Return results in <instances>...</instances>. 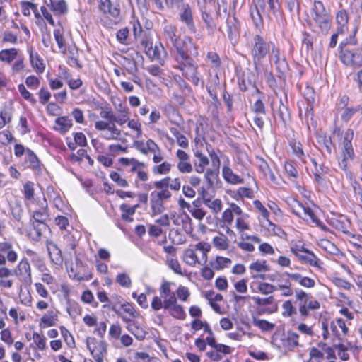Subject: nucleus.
I'll use <instances>...</instances> for the list:
<instances>
[{
  "label": "nucleus",
  "mask_w": 362,
  "mask_h": 362,
  "mask_svg": "<svg viewBox=\"0 0 362 362\" xmlns=\"http://www.w3.org/2000/svg\"><path fill=\"white\" fill-rule=\"evenodd\" d=\"M211 250V245L206 242H199L190 245L186 249L182 255V260L191 267L204 265L207 262L208 253Z\"/></svg>",
  "instance_id": "1"
},
{
  "label": "nucleus",
  "mask_w": 362,
  "mask_h": 362,
  "mask_svg": "<svg viewBox=\"0 0 362 362\" xmlns=\"http://www.w3.org/2000/svg\"><path fill=\"white\" fill-rule=\"evenodd\" d=\"M274 45L273 42L265 40L259 35H255L252 38L250 43V54L257 71L261 69L263 59L269 54Z\"/></svg>",
  "instance_id": "2"
},
{
  "label": "nucleus",
  "mask_w": 362,
  "mask_h": 362,
  "mask_svg": "<svg viewBox=\"0 0 362 362\" xmlns=\"http://www.w3.org/2000/svg\"><path fill=\"white\" fill-rule=\"evenodd\" d=\"M354 138V131L348 129L344 136L343 146L341 148V156L339 159V167L346 173V177L352 180V173L348 170V162L354 159V152L352 147L351 141Z\"/></svg>",
  "instance_id": "3"
},
{
  "label": "nucleus",
  "mask_w": 362,
  "mask_h": 362,
  "mask_svg": "<svg viewBox=\"0 0 362 362\" xmlns=\"http://www.w3.org/2000/svg\"><path fill=\"white\" fill-rule=\"evenodd\" d=\"M311 17L322 33L327 34L332 27V16L327 11L324 4L317 3L313 5L311 11Z\"/></svg>",
  "instance_id": "4"
},
{
  "label": "nucleus",
  "mask_w": 362,
  "mask_h": 362,
  "mask_svg": "<svg viewBox=\"0 0 362 362\" xmlns=\"http://www.w3.org/2000/svg\"><path fill=\"white\" fill-rule=\"evenodd\" d=\"M98 7L100 11L105 15H108L111 19L106 18L101 19L102 24L108 28H112L117 24L120 15L119 5L113 4L110 0H97Z\"/></svg>",
  "instance_id": "5"
},
{
  "label": "nucleus",
  "mask_w": 362,
  "mask_h": 362,
  "mask_svg": "<svg viewBox=\"0 0 362 362\" xmlns=\"http://www.w3.org/2000/svg\"><path fill=\"white\" fill-rule=\"evenodd\" d=\"M165 37L171 42L172 45L176 49L177 54L181 56L182 59H187V51H188V44H192L190 37H185L183 40L184 45H181V42L177 38L175 35V28L172 25H166L164 27Z\"/></svg>",
  "instance_id": "6"
},
{
  "label": "nucleus",
  "mask_w": 362,
  "mask_h": 362,
  "mask_svg": "<svg viewBox=\"0 0 362 362\" xmlns=\"http://www.w3.org/2000/svg\"><path fill=\"white\" fill-rule=\"evenodd\" d=\"M187 59H182L180 55H176V60L178 62L177 66L182 74L194 84L198 85L199 82V76L197 72V67L192 63V59L187 52Z\"/></svg>",
  "instance_id": "7"
},
{
  "label": "nucleus",
  "mask_w": 362,
  "mask_h": 362,
  "mask_svg": "<svg viewBox=\"0 0 362 362\" xmlns=\"http://www.w3.org/2000/svg\"><path fill=\"white\" fill-rule=\"evenodd\" d=\"M243 210L235 203L229 204V208L225 209L222 213L220 223L223 228H226V233L231 237L235 236V232L230 228L234 221V216H241Z\"/></svg>",
  "instance_id": "8"
},
{
  "label": "nucleus",
  "mask_w": 362,
  "mask_h": 362,
  "mask_svg": "<svg viewBox=\"0 0 362 362\" xmlns=\"http://www.w3.org/2000/svg\"><path fill=\"white\" fill-rule=\"evenodd\" d=\"M27 208L32 214L33 221L45 223L48 219V204L44 197L38 199L37 202L35 204L29 203Z\"/></svg>",
  "instance_id": "9"
},
{
  "label": "nucleus",
  "mask_w": 362,
  "mask_h": 362,
  "mask_svg": "<svg viewBox=\"0 0 362 362\" xmlns=\"http://www.w3.org/2000/svg\"><path fill=\"white\" fill-rule=\"evenodd\" d=\"M86 346L96 362H103L107 352V344L104 341H98L94 337H87Z\"/></svg>",
  "instance_id": "10"
},
{
  "label": "nucleus",
  "mask_w": 362,
  "mask_h": 362,
  "mask_svg": "<svg viewBox=\"0 0 362 362\" xmlns=\"http://www.w3.org/2000/svg\"><path fill=\"white\" fill-rule=\"evenodd\" d=\"M250 17L256 28H259L263 24V19L261 13L265 14L269 18L270 16L267 13V6L264 0H257L254 6L250 7Z\"/></svg>",
  "instance_id": "11"
},
{
  "label": "nucleus",
  "mask_w": 362,
  "mask_h": 362,
  "mask_svg": "<svg viewBox=\"0 0 362 362\" xmlns=\"http://www.w3.org/2000/svg\"><path fill=\"white\" fill-rule=\"evenodd\" d=\"M268 56L270 64H274L279 72L283 73L287 69L288 64L284 55L281 53L279 47L274 45Z\"/></svg>",
  "instance_id": "12"
},
{
  "label": "nucleus",
  "mask_w": 362,
  "mask_h": 362,
  "mask_svg": "<svg viewBox=\"0 0 362 362\" xmlns=\"http://www.w3.org/2000/svg\"><path fill=\"white\" fill-rule=\"evenodd\" d=\"M292 207L293 212L296 216L307 221L310 219L313 223L319 224L317 218L315 216L313 210L310 207L305 206V205H303L302 203L297 200L293 201V204Z\"/></svg>",
  "instance_id": "13"
},
{
  "label": "nucleus",
  "mask_w": 362,
  "mask_h": 362,
  "mask_svg": "<svg viewBox=\"0 0 362 362\" xmlns=\"http://www.w3.org/2000/svg\"><path fill=\"white\" fill-rule=\"evenodd\" d=\"M179 17L182 23H185L188 30L194 33L196 28L194 22L193 13L191 6L188 4H184L180 8Z\"/></svg>",
  "instance_id": "14"
},
{
  "label": "nucleus",
  "mask_w": 362,
  "mask_h": 362,
  "mask_svg": "<svg viewBox=\"0 0 362 362\" xmlns=\"http://www.w3.org/2000/svg\"><path fill=\"white\" fill-rule=\"evenodd\" d=\"M27 52L29 54V62L33 69L37 74H42L46 68L42 58L40 56L38 52L35 50L33 46H28L27 47Z\"/></svg>",
  "instance_id": "15"
},
{
  "label": "nucleus",
  "mask_w": 362,
  "mask_h": 362,
  "mask_svg": "<svg viewBox=\"0 0 362 362\" xmlns=\"http://www.w3.org/2000/svg\"><path fill=\"white\" fill-rule=\"evenodd\" d=\"M15 274L20 277L21 281L24 284L28 285L32 284L31 268L26 258H23L20 261L15 270Z\"/></svg>",
  "instance_id": "16"
},
{
  "label": "nucleus",
  "mask_w": 362,
  "mask_h": 362,
  "mask_svg": "<svg viewBox=\"0 0 362 362\" xmlns=\"http://www.w3.org/2000/svg\"><path fill=\"white\" fill-rule=\"evenodd\" d=\"M332 335L339 340H342L349 333V328L345 321L339 317L334 319L329 324Z\"/></svg>",
  "instance_id": "17"
},
{
  "label": "nucleus",
  "mask_w": 362,
  "mask_h": 362,
  "mask_svg": "<svg viewBox=\"0 0 362 362\" xmlns=\"http://www.w3.org/2000/svg\"><path fill=\"white\" fill-rule=\"evenodd\" d=\"M141 46L144 48L146 54L152 60L161 59V52H163L164 48L161 44H156L153 46V42L148 38L144 39L141 42Z\"/></svg>",
  "instance_id": "18"
},
{
  "label": "nucleus",
  "mask_w": 362,
  "mask_h": 362,
  "mask_svg": "<svg viewBox=\"0 0 362 362\" xmlns=\"http://www.w3.org/2000/svg\"><path fill=\"white\" fill-rule=\"evenodd\" d=\"M249 269L252 272V279L260 278L264 280L266 275L257 274V273L267 272L270 270V267L265 260H257L250 264Z\"/></svg>",
  "instance_id": "19"
},
{
  "label": "nucleus",
  "mask_w": 362,
  "mask_h": 362,
  "mask_svg": "<svg viewBox=\"0 0 362 362\" xmlns=\"http://www.w3.org/2000/svg\"><path fill=\"white\" fill-rule=\"evenodd\" d=\"M286 275H287L292 281L299 284L302 287L312 288L315 286V281L313 279L303 276L300 273L286 272Z\"/></svg>",
  "instance_id": "20"
},
{
  "label": "nucleus",
  "mask_w": 362,
  "mask_h": 362,
  "mask_svg": "<svg viewBox=\"0 0 362 362\" xmlns=\"http://www.w3.org/2000/svg\"><path fill=\"white\" fill-rule=\"evenodd\" d=\"M349 15L345 9H341L336 13V30L338 33H346L349 30Z\"/></svg>",
  "instance_id": "21"
},
{
  "label": "nucleus",
  "mask_w": 362,
  "mask_h": 362,
  "mask_svg": "<svg viewBox=\"0 0 362 362\" xmlns=\"http://www.w3.org/2000/svg\"><path fill=\"white\" fill-rule=\"evenodd\" d=\"M226 24L228 37L232 43H235L239 36L240 23L235 17H228Z\"/></svg>",
  "instance_id": "22"
},
{
  "label": "nucleus",
  "mask_w": 362,
  "mask_h": 362,
  "mask_svg": "<svg viewBox=\"0 0 362 362\" xmlns=\"http://www.w3.org/2000/svg\"><path fill=\"white\" fill-rule=\"evenodd\" d=\"M47 249L52 262L57 266L63 264V256L57 245L52 241H47Z\"/></svg>",
  "instance_id": "23"
},
{
  "label": "nucleus",
  "mask_w": 362,
  "mask_h": 362,
  "mask_svg": "<svg viewBox=\"0 0 362 362\" xmlns=\"http://www.w3.org/2000/svg\"><path fill=\"white\" fill-rule=\"evenodd\" d=\"M165 310L174 318L182 320L186 317L184 308L177 303V299L165 305Z\"/></svg>",
  "instance_id": "24"
},
{
  "label": "nucleus",
  "mask_w": 362,
  "mask_h": 362,
  "mask_svg": "<svg viewBox=\"0 0 362 362\" xmlns=\"http://www.w3.org/2000/svg\"><path fill=\"white\" fill-rule=\"evenodd\" d=\"M172 284V282L165 280L162 281L159 288L160 296L165 300V305L177 299L175 293L171 289Z\"/></svg>",
  "instance_id": "25"
},
{
  "label": "nucleus",
  "mask_w": 362,
  "mask_h": 362,
  "mask_svg": "<svg viewBox=\"0 0 362 362\" xmlns=\"http://www.w3.org/2000/svg\"><path fill=\"white\" fill-rule=\"evenodd\" d=\"M72 126L71 119L68 116H61L55 119L53 129L61 134H64L69 131Z\"/></svg>",
  "instance_id": "26"
},
{
  "label": "nucleus",
  "mask_w": 362,
  "mask_h": 362,
  "mask_svg": "<svg viewBox=\"0 0 362 362\" xmlns=\"http://www.w3.org/2000/svg\"><path fill=\"white\" fill-rule=\"evenodd\" d=\"M298 334L288 332L281 338L280 346L286 350H291L298 346Z\"/></svg>",
  "instance_id": "27"
},
{
  "label": "nucleus",
  "mask_w": 362,
  "mask_h": 362,
  "mask_svg": "<svg viewBox=\"0 0 362 362\" xmlns=\"http://www.w3.org/2000/svg\"><path fill=\"white\" fill-rule=\"evenodd\" d=\"M172 221L175 226H182L183 229L189 233L192 230L190 226L191 219L187 214L183 212L179 214H173L171 216Z\"/></svg>",
  "instance_id": "28"
},
{
  "label": "nucleus",
  "mask_w": 362,
  "mask_h": 362,
  "mask_svg": "<svg viewBox=\"0 0 362 362\" xmlns=\"http://www.w3.org/2000/svg\"><path fill=\"white\" fill-rule=\"evenodd\" d=\"M46 4L56 15H62L67 12V5L64 0H49L46 1Z\"/></svg>",
  "instance_id": "29"
},
{
  "label": "nucleus",
  "mask_w": 362,
  "mask_h": 362,
  "mask_svg": "<svg viewBox=\"0 0 362 362\" xmlns=\"http://www.w3.org/2000/svg\"><path fill=\"white\" fill-rule=\"evenodd\" d=\"M23 194L25 199V204L26 206H28L29 203L35 204L37 202L38 199H41L40 197L35 198V188H34V183L30 181H27L23 185Z\"/></svg>",
  "instance_id": "30"
},
{
  "label": "nucleus",
  "mask_w": 362,
  "mask_h": 362,
  "mask_svg": "<svg viewBox=\"0 0 362 362\" xmlns=\"http://www.w3.org/2000/svg\"><path fill=\"white\" fill-rule=\"evenodd\" d=\"M207 153L211 158L212 166L215 169H220L221 160L222 153L219 150L214 149L212 146L208 143L206 144Z\"/></svg>",
  "instance_id": "31"
},
{
  "label": "nucleus",
  "mask_w": 362,
  "mask_h": 362,
  "mask_svg": "<svg viewBox=\"0 0 362 362\" xmlns=\"http://www.w3.org/2000/svg\"><path fill=\"white\" fill-rule=\"evenodd\" d=\"M222 175L225 180L230 184L237 185L243 182V180L235 174L228 165L223 167Z\"/></svg>",
  "instance_id": "32"
},
{
  "label": "nucleus",
  "mask_w": 362,
  "mask_h": 362,
  "mask_svg": "<svg viewBox=\"0 0 362 362\" xmlns=\"http://www.w3.org/2000/svg\"><path fill=\"white\" fill-rule=\"evenodd\" d=\"M57 321V314L53 310H49L41 317L40 326L43 328L52 327L56 325Z\"/></svg>",
  "instance_id": "33"
},
{
  "label": "nucleus",
  "mask_w": 362,
  "mask_h": 362,
  "mask_svg": "<svg viewBox=\"0 0 362 362\" xmlns=\"http://www.w3.org/2000/svg\"><path fill=\"white\" fill-rule=\"evenodd\" d=\"M298 259L307 264H309L312 267L317 268L321 267L320 259L313 252L308 250H305V252L300 255Z\"/></svg>",
  "instance_id": "34"
},
{
  "label": "nucleus",
  "mask_w": 362,
  "mask_h": 362,
  "mask_svg": "<svg viewBox=\"0 0 362 362\" xmlns=\"http://www.w3.org/2000/svg\"><path fill=\"white\" fill-rule=\"evenodd\" d=\"M18 49L12 47L0 51V61L6 64H11L18 57Z\"/></svg>",
  "instance_id": "35"
},
{
  "label": "nucleus",
  "mask_w": 362,
  "mask_h": 362,
  "mask_svg": "<svg viewBox=\"0 0 362 362\" xmlns=\"http://www.w3.org/2000/svg\"><path fill=\"white\" fill-rule=\"evenodd\" d=\"M212 243L215 248L218 250H226L229 247L230 241L227 236L220 233L218 235L214 236L212 239Z\"/></svg>",
  "instance_id": "36"
},
{
  "label": "nucleus",
  "mask_w": 362,
  "mask_h": 362,
  "mask_svg": "<svg viewBox=\"0 0 362 362\" xmlns=\"http://www.w3.org/2000/svg\"><path fill=\"white\" fill-rule=\"evenodd\" d=\"M231 259L228 257L217 256L215 259L210 262V266L213 269L219 271L228 268L231 264Z\"/></svg>",
  "instance_id": "37"
},
{
  "label": "nucleus",
  "mask_w": 362,
  "mask_h": 362,
  "mask_svg": "<svg viewBox=\"0 0 362 362\" xmlns=\"http://www.w3.org/2000/svg\"><path fill=\"white\" fill-rule=\"evenodd\" d=\"M119 164L124 166H130V172L132 173L137 171V170L139 168H145V164L143 162H140L137 159L134 158H120L119 159Z\"/></svg>",
  "instance_id": "38"
},
{
  "label": "nucleus",
  "mask_w": 362,
  "mask_h": 362,
  "mask_svg": "<svg viewBox=\"0 0 362 362\" xmlns=\"http://www.w3.org/2000/svg\"><path fill=\"white\" fill-rule=\"evenodd\" d=\"M194 154L199 160V163L196 165L195 170L198 173H202L204 172L206 166L209 164V160L207 156L202 153L201 149L194 150Z\"/></svg>",
  "instance_id": "39"
},
{
  "label": "nucleus",
  "mask_w": 362,
  "mask_h": 362,
  "mask_svg": "<svg viewBox=\"0 0 362 362\" xmlns=\"http://www.w3.org/2000/svg\"><path fill=\"white\" fill-rule=\"evenodd\" d=\"M139 207V204H135L132 206L122 204L120 205V210L122 211V218L127 222L133 221L132 216L135 214L136 209Z\"/></svg>",
  "instance_id": "40"
},
{
  "label": "nucleus",
  "mask_w": 362,
  "mask_h": 362,
  "mask_svg": "<svg viewBox=\"0 0 362 362\" xmlns=\"http://www.w3.org/2000/svg\"><path fill=\"white\" fill-rule=\"evenodd\" d=\"M317 245L325 252L338 256L340 253L339 249L332 242L327 239H321L318 241Z\"/></svg>",
  "instance_id": "41"
},
{
  "label": "nucleus",
  "mask_w": 362,
  "mask_h": 362,
  "mask_svg": "<svg viewBox=\"0 0 362 362\" xmlns=\"http://www.w3.org/2000/svg\"><path fill=\"white\" fill-rule=\"evenodd\" d=\"M271 281L276 282V291L279 289V286H287L291 284V280L287 275H286V272L282 274H272L269 276V278Z\"/></svg>",
  "instance_id": "42"
},
{
  "label": "nucleus",
  "mask_w": 362,
  "mask_h": 362,
  "mask_svg": "<svg viewBox=\"0 0 362 362\" xmlns=\"http://www.w3.org/2000/svg\"><path fill=\"white\" fill-rule=\"evenodd\" d=\"M33 230H30V235L34 240H39L42 236V232L45 231L47 228V225L45 223L35 222L33 223Z\"/></svg>",
  "instance_id": "43"
},
{
  "label": "nucleus",
  "mask_w": 362,
  "mask_h": 362,
  "mask_svg": "<svg viewBox=\"0 0 362 362\" xmlns=\"http://www.w3.org/2000/svg\"><path fill=\"white\" fill-rule=\"evenodd\" d=\"M330 223L337 230L341 231L344 233H348L349 235L351 236L353 239L360 240V239L361 238V236L360 235H354L348 233L346 223L342 220L332 218L330 221Z\"/></svg>",
  "instance_id": "44"
},
{
  "label": "nucleus",
  "mask_w": 362,
  "mask_h": 362,
  "mask_svg": "<svg viewBox=\"0 0 362 362\" xmlns=\"http://www.w3.org/2000/svg\"><path fill=\"white\" fill-rule=\"evenodd\" d=\"M219 170L218 169H207L204 174V180L206 182V186L207 189H210L214 187L216 180L218 178Z\"/></svg>",
  "instance_id": "45"
},
{
  "label": "nucleus",
  "mask_w": 362,
  "mask_h": 362,
  "mask_svg": "<svg viewBox=\"0 0 362 362\" xmlns=\"http://www.w3.org/2000/svg\"><path fill=\"white\" fill-rule=\"evenodd\" d=\"M351 344L347 343L346 344L343 343H339L334 345V348L337 351L338 356L342 361H348L349 359V350L351 349Z\"/></svg>",
  "instance_id": "46"
},
{
  "label": "nucleus",
  "mask_w": 362,
  "mask_h": 362,
  "mask_svg": "<svg viewBox=\"0 0 362 362\" xmlns=\"http://www.w3.org/2000/svg\"><path fill=\"white\" fill-rule=\"evenodd\" d=\"M107 133L104 135V138L107 140H118L121 136V131L119 129L115 122H110L107 129Z\"/></svg>",
  "instance_id": "47"
},
{
  "label": "nucleus",
  "mask_w": 362,
  "mask_h": 362,
  "mask_svg": "<svg viewBox=\"0 0 362 362\" xmlns=\"http://www.w3.org/2000/svg\"><path fill=\"white\" fill-rule=\"evenodd\" d=\"M151 209L153 216L160 214L164 210L165 207L162 201L157 199L154 196H151Z\"/></svg>",
  "instance_id": "48"
},
{
  "label": "nucleus",
  "mask_w": 362,
  "mask_h": 362,
  "mask_svg": "<svg viewBox=\"0 0 362 362\" xmlns=\"http://www.w3.org/2000/svg\"><path fill=\"white\" fill-rule=\"evenodd\" d=\"M259 170L266 179L269 180L272 182H276V177L267 163H266L264 160H262L259 165Z\"/></svg>",
  "instance_id": "49"
},
{
  "label": "nucleus",
  "mask_w": 362,
  "mask_h": 362,
  "mask_svg": "<svg viewBox=\"0 0 362 362\" xmlns=\"http://www.w3.org/2000/svg\"><path fill=\"white\" fill-rule=\"evenodd\" d=\"M257 291L262 295H270L276 291L275 285L270 283L261 281L257 285Z\"/></svg>",
  "instance_id": "50"
},
{
  "label": "nucleus",
  "mask_w": 362,
  "mask_h": 362,
  "mask_svg": "<svg viewBox=\"0 0 362 362\" xmlns=\"http://www.w3.org/2000/svg\"><path fill=\"white\" fill-rule=\"evenodd\" d=\"M175 296L180 301L187 302L190 297V291L187 287L180 285L176 289Z\"/></svg>",
  "instance_id": "51"
},
{
  "label": "nucleus",
  "mask_w": 362,
  "mask_h": 362,
  "mask_svg": "<svg viewBox=\"0 0 362 362\" xmlns=\"http://www.w3.org/2000/svg\"><path fill=\"white\" fill-rule=\"evenodd\" d=\"M204 204L214 214H218L222 210L223 203L220 199H212L211 197L206 200Z\"/></svg>",
  "instance_id": "52"
},
{
  "label": "nucleus",
  "mask_w": 362,
  "mask_h": 362,
  "mask_svg": "<svg viewBox=\"0 0 362 362\" xmlns=\"http://www.w3.org/2000/svg\"><path fill=\"white\" fill-rule=\"evenodd\" d=\"M127 329L131 332L138 340H143L146 337L145 332L139 328L136 323L132 325H127L126 327Z\"/></svg>",
  "instance_id": "53"
},
{
  "label": "nucleus",
  "mask_w": 362,
  "mask_h": 362,
  "mask_svg": "<svg viewBox=\"0 0 362 362\" xmlns=\"http://www.w3.org/2000/svg\"><path fill=\"white\" fill-rule=\"evenodd\" d=\"M253 205L259 213V220H260L261 217L266 221V223L269 221V212L259 200H255L253 202Z\"/></svg>",
  "instance_id": "54"
},
{
  "label": "nucleus",
  "mask_w": 362,
  "mask_h": 362,
  "mask_svg": "<svg viewBox=\"0 0 362 362\" xmlns=\"http://www.w3.org/2000/svg\"><path fill=\"white\" fill-rule=\"evenodd\" d=\"M314 90L310 87H306L304 91V96L308 102V106L306 108V112H311L313 108V103L315 102Z\"/></svg>",
  "instance_id": "55"
},
{
  "label": "nucleus",
  "mask_w": 362,
  "mask_h": 362,
  "mask_svg": "<svg viewBox=\"0 0 362 362\" xmlns=\"http://www.w3.org/2000/svg\"><path fill=\"white\" fill-rule=\"evenodd\" d=\"M172 168V165L166 161L161 163L160 165H155L152 168V171L155 175H166Z\"/></svg>",
  "instance_id": "56"
},
{
  "label": "nucleus",
  "mask_w": 362,
  "mask_h": 362,
  "mask_svg": "<svg viewBox=\"0 0 362 362\" xmlns=\"http://www.w3.org/2000/svg\"><path fill=\"white\" fill-rule=\"evenodd\" d=\"M266 223L267 224L263 225V226L267 229L269 235H275L281 238L285 234L281 227L275 225L271 222L270 220L268 221Z\"/></svg>",
  "instance_id": "57"
},
{
  "label": "nucleus",
  "mask_w": 362,
  "mask_h": 362,
  "mask_svg": "<svg viewBox=\"0 0 362 362\" xmlns=\"http://www.w3.org/2000/svg\"><path fill=\"white\" fill-rule=\"evenodd\" d=\"M267 6V13L270 16L272 13L273 16H276L280 9V3L279 0H264Z\"/></svg>",
  "instance_id": "58"
},
{
  "label": "nucleus",
  "mask_w": 362,
  "mask_h": 362,
  "mask_svg": "<svg viewBox=\"0 0 362 362\" xmlns=\"http://www.w3.org/2000/svg\"><path fill=\"white\" fill-rule=\"evenodd\" d=\"M255 327H259L262 331H270L274 327V325L265 320L254 317L252 321Z\"/></svg>",
  "instance_id": "59"
},
{
  "label": "nucleus",
  "mask_w": 362,
  "mask_h": 362,
  "mask_svg": "<svg viewBox=\"0 0 362 362\" xmlns=\"http://www.w3.org/2000/svg\"><path fill=\"white\" fill-rule=\"evenodd\" d=\"M296 310L290 300H286L282 304V315L285 317H291L296 314Z\"/></svg>",
  "instance_id": "60"
},
{
  "label": "nucleus",
  "mask_w": 362,
  "mask_h": 362,
  "mask_svg": "<svg viewBox=\"0 0 362 362\" xmlns=\"http://www.w3.org/2000/svg\"><path fill=\"white\" fill-rule=\"evenodd\" d=\"M35 4L28 1H21L20 2V7L22 14L25 17H30L31 12L35 8Z\"/></svg>",
  "instance_id": "61"
},
{
  "label": "nucleus",
  "mask_w": 362,
  "mask_h": 362,
  "mask_svg": "<svg viewBox=\"0 0 362 362\" xmlns=\"http://www.w3.org/2000/svg\"><path fill=\"white\" fill-rule=\"evenodd\" d=\"M252 299L257 306L271 305H273L275 301V299L273 296H269L266 298H261L259 296H253L252 298Z\"/></svg>",
  "instance_id": "62"
},
{
  "label": "nucleus",
  "mask_w": 362,
  "mask_h": 362,
  "mask_svg": "<svg viewBox=\"0 0 362 362\" xmlns=\"http://www.w3.org/2000/svg\"><path fill=\"white\" fill-rule=\"evenodd\" d=\"M120 112L122 113V115L118 117L115 115L112 122L122 126L129 120V110L128 108L126 107H122V105H120Z\"/></svg>",
  "instance_id": "63"
},
{
  "label": "nucleus",
  "mask_w": 362,
  "mask_h": 362,
  "mask_svg": "<svg viewBox=\"0 0 362 362\" xmlns=\"http://www.w3.org/2000/svg\"><path fill=\"white\" fill-rule=\"evenodd\" d=\"M2 42L15 45L18 42V36L11 30H5L2 34Z\"/></svg>",
  "instance_id": "64"
}]
</instances>
